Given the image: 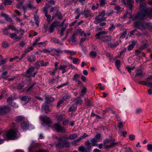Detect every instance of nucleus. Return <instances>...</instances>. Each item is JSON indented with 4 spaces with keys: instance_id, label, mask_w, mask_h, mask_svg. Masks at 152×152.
Masks as SVG:
<instances>
[{
    "instance_id": "nucleus-51",
    "label": "nucleus",
    "mask_w": 152,
    "mask_h": 152,
    "mask_svg": "<svg viewBox=\"0 0 152 152\" xmlns=\"http://www.w3.org/2000/svg\"><path fill=\"white\" fill-rule=\"evenodd\" d=\"M82 102V100L80 99H77L75 102V103L76 104H80Z\"/></svg>"
},
{
    "instance_id": "nucleus-17",
    "label": "nucleus",
    "mask_w": 152,
    "mask_h": 152,
    "mask_svg": "<svg viewBox=\"0 0 152 152\" xmlns=\"http://www.w3.org/2000/svg\"><path fill=\"white\" fill-rule=\"evenodd\" d=\"M78 30L79 31V34L81 36L87 37L90 35L89 33H88L87 34H86L84 31H81L80 29H78Z\"/></svg>"
},
{
    "instance_id": "nucleus-6",
    "label": "nucleus",
    "mask_w": 152,
    "mask_h": 152,
    "mask_svg": "<svg viewBox=\"0 0 152 152\" xmlns=\"http://www.w3.org/2000/svg\"><path fill=\"white\" fill-rule=\"evenodd\" d=\"M21 127L23 129H28L29 130L34 129V126L32 125H29L27 122H24L21 125Z\"/></svg>"
},
{
    "instance_id": "nucleus-10",
    "label": "nucleus",
    "mask_w": 152,
    "mask_h": 152,
    "mask_svg": "<svg viewBox=\"0 0 152 152\" xmlns=\"http://www.w3.org/2000/svg\"><path fill=\"white\" fill-rule=\"evenodd\" d=\"M105 20V18L102 17L98 15L95 17L94 23L96 24H98L102 21H104Z\"/></svg>"
},
{
    "instance_id": "nucleus-18",
    "label": "nucleus",
    "mask_w": 152,
    "mask_h": 152,
    "mask_svg": "<svg viewBox=\"0 0 152 152\" xmlns=\"http://www.w3.org/2000/svg\"><path fill=\"white\" fill-rule=\"evenodd\" d=\"M35 56L34 55H32L28 56L27 57V60L29 62L34 61L35 60Z\"/></svg>"
},
{
    "instance_id": "nucleus-20",
    "label": "nucleus",
    "mask_w": 152,
    "mask_h": 152,
    "mask_svg": "<svg viewBox=\"0 0 152 152\" xmlns=\"http://www.w3.org/2000/svg\"><path fill=\"white\" fill-rule=\"evenodd\" d=\"M53 48H48L46 49H44L42 50V52L47 53H50L51 52H53Z\"/></svg>"
},
{
    "instance_id": "nucleus-59",
    "label": "nucleus",
    "mask_w": 152,
    "mask_h": 152,
    "mask_svg": "<svg viewBox=\"0 0 152 152\" xmlns=\"http://www.w3.org/2000/svg\"><path fill=\"white\" fill-rule=\"evenodd\" d=\"M67 67V66L66 65H61L58 69L60 70H62L66 69Z\"/></svg>"
},
{
    "instance_id": "nucleus-37",
    "label": "nucleus",
    "mask_w": 152,
    "mask_h": 152,
    "mask_svg": "<svg viewBox=\"0 0 152 152\" xmlns=\"http://www.w3.org/2000/svg\"><path fill=\"white\" fill-rule=\"evenodd\" d=\"M84 138L83 135L82 136H80L79 139L73 141L72 143L73 144H75L76 143H77V142H79L81 140H82L83 139H84Z\"/></svg>"
},
{
    "instance_id": "nucleus-57",
    "label": "nucleus",
    "mask_w": 152,
    "mask_h": 152,
    "mask_svg": "<svg viewBox=\"0 0 152 152\" xmlns=\"http://www.w3.org/2000/svg\"><path fill=\"white\" fill-rule=\"evenodd\" d=\"M115 28V27L113 25L111 24L110 27L109 28V30L110 31H112Z\"/></svg>"
},
{
    "instance_id": "nucleus-34",
    "label": "nucleus",
    "mask_w": 152,
    "mask_h": 152,
    "mask_svg": "<svg viewBox=\"0 0 152 152\" xmlns=\"http://www.w3.org/2000/svg\"><path fill=\"white\" fill-rule=\"evenodd\" d=\"M77 109V107L74 105L72 106L69 108V111L74 112Z\"/></svg>"
},
{
    "instance_id": "nucleus-44",
    "label": "nucleus",
    "mask_w": 152,
    "mask_h": 152,
    "mask_svg": "<svg viewBox=\"0 0 152 152\" xmlns=\"http://www.w3.org/2000/svg\"><path fill=\"white\" fill-rule=\"evenodd\" d=\"M33 49V48L32 47H29L28 48L25 49L24 52L26 53L31 51Z\"/></svg>"
},
{
    "instance_id": "nucleus-42",
    "label": "nucleus",
    "mask_w": 152,
    "mask_h": 152,
    "mask_svg": "<svg viewBox=\"0 0 152 152\" xmlns=\"http://www.w3.org/2000/svg\"><path fill=\"white\" fill-rule=\"evenodd\" d=\"M27 7H28V8L32 9H34L36 8L34 6L31 4H28L27 6Z\"/></svg>"
},
{
    "instance_id": "nucleus-50",
    "label": "nucleus",
    "mask_w": 152,
    "mask_h": 152,
    "mask_svg": "<svg viewBox=\"0 0 152 152\" xmlns=\"http://www.w3.org/2000/svg\"><path fill=\"white\" fill-rule=\"evenodd\" d=\"M55 15L56 16L58 17V19H61L62 18L61 13L59 12H57Z\"/></svg>"
},
{
    "instance_id": "nucleus-22",
    "label": "nucleus",
    "mask_w": 152,
    "mask_h": 152,
    "mask_svg": "<svg viewBox=\"0 0 152 152\" xmlns=\"http://www.w3.org/2000/svg\"><path fill=\"white\" fill-rule=\"evenodd\" d=\"M64 52L67 54H70L71 56L73 55H75L76 53V52H74L69 50H65Z\"/></svg>"
},
{
    "instance_id": "nucleus-46",
    "label": "nucleus",
    "mask_w": 152,
    "mask_h": 152,
    "mask_svg": "<svg viewBox=\"0 0 152 152\" xmlns=\"http://www.w3.org/2000/svg\"><path fill=\"white\" fill-rule=\"evenodd\" d=\"M139 83L140 84L143 85H145V86H148V82H146L145 81H140L139 82Z\"/></svg>"
},
{
    "instance_id": "nucleus-56",
    "label": "nucleus",
    "mask_w": 152,
    "mask_h": 152,
    "mask_svg": "<svg viewBox=\"0 0 152 152\" xmlns=\"http://www.w3.org/2000/svg\"><path fill=\"white\" fill-rule=\"evenodd\" d=\"M76 35V34H73V35L72 36V38L71 39L72 42L73 43H75L76 42V40L75 37Z\"/></svg>"
},
{
    "instance_id": "nucleus-5",
    "label": "nucleus",
    "mask_w": 152,
    "mask_h": 152,
    "mask_svg": "<svg viewBox=\"0 0 152 152\" xmlns=\"http://www.w3.org/2000/svg\"><path fill=\"white\" fill-rule=\"evenodd\" d=\"M134 1L133 0H122V3L128 6L129 8L131 10L133 9L132 5Z\"/></svg>"
},
{
    "instance_id": "nucleus-24",
    "label": "nucleus",
    "mask_w": 152,
    "mask_h": 152,
    "mask_svg": "<svg viewBox=\"0 0 152 152\" xmlns=\"http://www.w3.org/2000/svg\"><path fill=\"white\" fill-rule=\"evenodd\" d=\"M50 42H54L55 43H58L60 44L58 39L56 38H51L50 40Z\"/></svg>"
},
{
    "instance_id": "nucleus-11",
    "label": "nucleus",
    "mask_w": 152,
    "mask_h": 152,
    "mask_svg": "<svg viewBox=\"0 0 152 152\" xmlns=\"http://www.w3.org/2000/svg\"><path fill=\"white\" fill-rule=\"evenodd\" d=\"M107 33L106 31H103L98 33L95 36L96 37V39H101V38H104V37L103 35L107 34Z\"/></svg>"
},
{
    "instance_id": "nucleus-47",
    "label": "nucleus",
    "mask_w": 152,
    "mask_h": 152,
    "mask_svg": "<svg viewBox=\"0 0 152 152\" xmlns=\"http://www.w3.org/2000/svg\"><path fill=\"white\" fill-rule=\"evenodd\" d=\"M105 14V12L104 10H102L99 13V15L102 17L104 18V16Z\"/></svg>"
},
{
    "instance_id": "nucleus-33",
    "label": "nucleus",
    "mask_w": 152,
    "mask_h": 152,
    "mask_svg": "<svg viewBox=\"0 0 152 152\" xmlns=\"http://www.w3.org/2000/svg\"><path fill=\"white\" fill-rule=\"evenodd\" d=\"M24 119V118L21 116H18L16 119V121L17 122H19L23 121Z\"/></svg>"
},
{
    "instance_id": "nucleus-38",
    "label": "nucleus",
    "mask_w": 152,
    "mask_h": 152,
    "mask_svg": "<svg viewBox=\"0 0 152 152\" xmlns=\"http://www.w3.org/2000/svg\"><path fill=\"white\" fill-rule=\"evenodd\" d=\"M135 136L133 134H131L129 135V139L130 140L132 141L135 139Z\"/></svg>"
},
{
    "instance_id": "nucleus-55",
    "label": "nucleus",
    "mask_w": 152,
    "mask_h": 152,
    "mask_svg": "<svg viewBox=\"0 0 152 152\" xmlns=\"http://www.w3.org/2000/svg\"><path fill=\"white\" fill-rule=\"evenodd\" d=\"M72 61V62L74 64H76L79 61V59L77 58H73Z\"/></svg>"
},
{
    "instance_id": "nucleus-7",
    "label": "nucleus",
    "mask_w": 152,
    "mask_h": 152,
    "mask_svg": "<svg viewBox=\"0 0 152 152\" xmlns=\"http://www.w3.org/2000/svg\"><path fill=\"white\" fill-rule=\"evenodd\" d=\"M98 53V50L97 47L96 46H93L91 51L90 53V55L91 57L95 58L96 57Z\"/></svg>"
},
{
    "instance_id": "nucleus-35",
    "label": "nucleus",
    "mask_w": 152,
    "mask_h": 152,
    "mask_svg": "<svg viewBox=\"0 0 152 152\" xmlns=\"http://www.w3.org/2000/svg\"><path fill=\"white\" fill-rule=\"evenodd\" d=\"M92 145L93 146H96L97 145V141L94 138L92 139L91 140Z\"/></svg>"
},
{
    "instance_id": "nucleus-12",
    "label": "nucleus",
    "mask_w": 152,
    "mask_h": 152,
    "mask_svg": "<svg viewBox=\"0 0 152 152\" xmlns=\"http://www.w3.org/2000/svg\"><path fill=\"white\" fill-rule=\"evenodd\" d=\"M42 109L44 110L45 113H48L50 111L49 108V104L46 103H44L42 106Z\"/></svg>"
},
{
    "instance_id": "nucleus-4",
    "label": "nucleus",
    "mask_w": 152,
    "mask_h": 152,
    "mask_svg": "<svg viewBox=\"0 0 152 152\" xmlns=\"http://www.w3.org/2000/svg\"><path fill=\"white\" fill-rule=\"evenodd\" d=\"M116 144V143L113 142L110 140L106 139L104 142V147L105 149H109L113 148Z\"/></svg>"
},
{
    "instance_id": "nucleus-31",
    "label": "nucleus",
    "mask_w": 152,
    "mask_h": 152,
    "mask_svg": "<svg viewBox=\"0 0 152 152\" xmlns=\"http://www.w3.org/2000/svg\"><path fill=\"white\" fill-rule=\"evenodd\" d=\"M38 145V144L35 141H32V143L30 146V147L28 148V150L29 151H30L31 150V148H30L32 147H34L37 146Z\"/></svg>"
},
{
    "instance_id": "nucleus-2",
    "label": "nucleus",
    "mask_w": 152,
    "mask_h": 152,
    "mask_svg": "<svg viewBox=\"0 0 152 152\" xmlns=\"http://www.w3.org/2000/svg\"><path fill=\"white\" fill-rule=\"evenodd\" d=\"M78 136L77 134H73L69 135V137L63 136L59 138V142L56 145L58 147H63L65 146L66 141L69 139L74 140Z\"/></svg>"
},
{
    "instance_id": "nucleus-62",
    "label": "nucleus",
    "mask_w": 152,
    "mask_h": 152,
    "mask_svg": "<svg viewBox=\"0 0 152 152\" xmlns=\"http://www.w3.org/2000/svg\"><path fill=\"white\" fill-rule=\"evenodd\" d=\"M2 47L4 48H6L8 47L9 45L6 42H4L2 43Z\"/></svg>"
},
{
    "instance_id": "nucleus-49",
    "label": "nucleus",
    "mask_w": 152,
    "mask_h": 152,
    "mask_svg": "<svg viewBox=\"0 0 152 152\" xmlns=\"http://www.w3.org/2000/svg\"><path fill=\"white\" fill-rule=\"evenodd\" d=\"M45 16L47 18V20L48 22H50L51 21V16L50 15H48L47 14L45 15Z\"/></svg>"
},
{
    "instance_id": "nucleus-16",
    "label": "nucleus",
    "mask_w": 152,
    "mask_h": 152,
    "mask_svg": "<svg viewBox=\"0 0 152 152\" xmlns=\"http://www.w3.org/2000/svg\"><path fill=\"white\" fill-rule=\"evenodd\" d=\"M45 103L47 104L53 102L54 100V98L51 97L46 96L45 97Z\"/></svg>"
},
{
    "instance_id": "nucleus-19",
    "label": "nucleus",
    "mask_w": 152,
    "mask_h": 152,
    "mask_svg": "<svg viewBox=\"0 0 152 152\" xmlns=\"http://www.w3.org/2000/svg\"><path fill=\"white\" fill-rule=\"evenodd\" d=\"M55 24L54 23H52L50 25L49 29V32L50 33L53 32L55 29L54 28L55 27Z\"/></svg>"
},
{
    "instance_id": "nucleus-25",
    "label": "nucleus",
    "mask_w": 152,
    "mask_h": 152,
    "mask_svg": "<svg viewBox=\"0 0 152 152\" xmlns=\"http://www.w3.org/2000/svg\"><path fill=\"white\" fill-rule=\"evenodd\" d=\"M53 52L56 53L57 54V55L58 56H59L61 55V53H62V51L60 49H56L53 48Z\"/></svg>"
},
{
    "instance_id": "nucleus-45",
    "label": "nucleus",
    "mask_w": 152,
    "mask_h": 152,
    "mask_svg": "<svg viewBox=\"0 0 152 152\" xmlns=\"http://www.w3.org/2000/svg\"><path fill=\"white\" fill-rule=\"evenodd\" d=\"M3 3L4 4H7L12 2L11 0H2Z\"/></svg>"
},
{
    "instance_id": "nucleus-63",
    "label": "nucleus",
    "mask_w": 152,
    "mask_h": 152,
    "mask_svg": "<svg viewBox=\"0 0 152 152\" xmlns=\"http://www.w3.org/2000/svg\"><path fill=\"white\" fill-rule=\"evenodd\" d=\"M7 73V71L4 72L2 74V77L4 78L5 79L6 78V75Z\"/></svg>"
},
{
    "instance_id": "nucleus-14",
    "label": "nucleus",
    "mask_w": 152,
    "mask_h": 152,
    "mask_svg": "<svg viewBox=\"0 0 152 152\" xmlns=\"http://www.w3.org/2000/svg\"><path fill=\"white\" fill-rule=\"evenodd\" d=\"M54 126L56 130L58 132H62L64 130L63 128L58 124H55Z\"/></svg>"
},
{
    "instance_id": "nucleus-58",
    "label": "nucleus",
    "mask_w": 152,
    "mask_h": 152,
    "mask_svg": "<svg viewBox=\"0 0 152 152\" xmlns=\"http://www.w3.org/2000/svg\"><path fill=\"white\" fill-rule=\"evenodd\" d=\"M12 26L7 27L3 29V31L4 32V34H6V31L7 30L10 28H11L12 29Z\"/></svg>"
},
{
    "instance_id": "nucleus-26",
    "label": "nucleus",
    "mask_w": 152,
    "mask_h": 152,
    "mask_svg": "<svg viewBox=\"0 0 152 152\" xmlns=\"http://www.w3.org/2000/svg\"><path fill=\"white\" fill-rule=\"evenodd\" d=\"M115 65L118 69V70L120 71V70L119 68V67L121 66V62L119 60H117L115 61Z\"/></svg>"
},
{
    "instance_id": "nucleus-64",
    "label": "nucleus",
    "mask_w": 152,
    "mask_h": 152,
    "mask_svg": "<svg viewBox=\"0 0 152 152\" xmlns=\"http://www.w3.org/2000/svg\"><path fill=\"white\" fill-rule=\"evenodd\" d=\"M147 45L146 44H144L143 45L139 47V49L141 50H142L145 48L146 47H147Z\"/></svg>"
},
{
    "instance_id": "nucleus-9",
    "label": "nucleus",
    "mask_w": 152,
    "mask_h": 152,
    "mask_svg": "<svg viewBox=\"0 0 152 152\" xmlns=\"http://www.w3.org/2000/svg\"><path fill=\"white\" fill-rule=\"evenodd\" d=\"M10 108L7 106H4L0 107V114H2L9 112Z\"/></svg>"
},
{
    "instance_id": "nucleus-54",
    "label": "nucleus",
    "mask_w": 152,
    "mask_h": 152,
    "mask_svg": "<svg viewBox=\"0 0 152 152\" xmlns=\"http://www.w3.org/2000/svg\"><path fill=\"white\" fill-rule=\"evenodd\" d=\"M106 37H107L108 38L107 39H105L103 40V41L105 42L106 43H108L110 41H111V38L109 36H106Z\"/></svg>"
},
{
    "instance_id": "nucleus-39",
    "label": "nucleus",
    "mask_w": 152,
    "mask_h": 152,
    "mask_svg": "<svg viewBox=\"0 0 152 152\" xmlns=\"http://www.w3.org/2000/svg\"><path fill=\"white\" fill-rule=\"evenodd\" d=\"M80 75H79L78 74H75L73 77V80L75 81H77V80L78 79Z\"/></svg>"
},
{
    "instance_id": "nucleus-27",
    "label": "nucleus",
    "mask_w": 152,
    "mask_h": 152,
    "mask_svg": "<svg viewBox=\"0 0 152 152\" xmlns=\"http://www.w3.org/2000/svg\"><path fill=\"white\" fill-rule=\"evenodd\" d=\"M145 75V74L143 73L142 72H141L136 74L135 75V77H142L144 76Z\"/></svg>"
},
{
    "instance_id": "nucleus-8",
    "label": "nucleus",
    "mask_w": 152,
    "mask_h": 152,
    "mask_svg": "<svg viewBox=\"0 0 152 152\" xmlns=\"http://www.w3.org/2000/svg\"><path fill=\"white\" fill-rule=\"evenodd\" d=\"M34 67H31L29 69L26 71V76L28 77H34L36 73V72L32 74V72L34 71Z\"/></svg>"
},
{
    "instance_id": "nucleus-3",
    "label": "nucleus",
    "mask_w": 152,
    "mask_h": 152,
    "mask_svg": "<svg viewBox=\"0 0 152 152\" xmlns=\"http://www.w3.org/2000/svg\"><path fill=\"white\" fill-rule=\"evenodd\" d=\"M17 132L16 130L11 129L4 134V137L5 139L11 140H15L17 138Z\"/></svg>"
},
{
    "instance_id": "nucleus-21",
    "label": "nucleus",
    "mask_w": 152,
    "mask_h": 152,
    "mask_svg": "<svg viewBox=\"0 0 152 152\" xmlns=\"http://www.w3.org/2000/svg\"><path fill=\"white\" fill-rule=\"evenodd\" d=\"M79 151L81 152H87L88 150H89V148H85L83 146L80 147L78 149Z\"/></svg>"
},
{
    "instance_id": "nucleus-30",
    "label": "nucleus",
    "mask_w": 152,
    "mask_h": 152,
    "mask_svg": "<svg viewBox=\"0 0 152 152\" xmlns=\"http://www.w3.org/2000/svg\"><path fill=\"white\" fill-rule=\"evenodd\" d=\"M83 14L86 17H88L90 15V13L89 10H86L84 11Z\"/></svg>"
},
{
    "instance_id": "nucleus-60",
    "label": "nucleus",
    "mask_w": 152,
    "mask_h": 152,
    "mask_svg": "<svg viewBox=\"0 0 152 152\" xmlns=\"http://www.w3.org/2000/svg\"><path fill=\"white\" fill-rule=\"evenodd\" d=\"M106 3V0H100V4L101 6H104Z\"/></svg>"
},
{
    "instance_id": "nucleus-52",
    "label": "nucleus",
    "mask_w": 152,
    "mask_h": 152,
    "mask_svg": "<svg viewBox=\"0 0 152 152\" xmlns=\"http://www.w3.org/2000/svg\"><path fill=\"white\" fill-rule=\"evenodd\" d=\"M142 112V109L140 108H138L136 110V113L137 114H139Z\"/></svg>"
},
{
    "instance_id": "nucleus-40",
    "label": "nucleus",
    "mask_w": 152,
    "mask_h": 152,
    "mask_svg": "<svg viewBox=\"0 0 152 152\" xmlns=\"http://www.w3.org/2000/svg\"><path fill=\"white\" fill-rule=\"evenodd\" d=\"M7 59L4 58L0 61V65L1 66L5 64L7 62Z\"/></svg>"
},
{
    "instance_id": "nucleus-29",
    "label": "nucleus",
    "mask_w": 152,
    "mask_h": 152,
    "mask_svg": "<svg viewBox=\"0 0 152 152\" xmlns=\"http://www.w3.org/2000/svg\"><path fill=\"white\" fill-rule=\"evenodd\" d=\"M1 16L4 17L5 18V20L7 21H9L11 19V18L8 17L7 15H6L4 13H1Z\"/></svg>"
},
{
    "instance_id": "nucleus-32",
    "label": "nucleus",
    "mask_w": 152,
    "mask_h": 152,
    "mask_svg": "<svg viewBox=\"0 0 152 152\" xmlns=\"http://www.w3.org/2000/svg\"><path fill=\"white\" fill-rule=\"evenodd\" d=\"M36 84V83H33V84H32L31 85V86H30L29 87H28V88H26V92H28V91H30L32 88L33 87L35 86Z\"/></svg>"
},
{
    "instance_id": "nucleus-15",
    "label": "nucleus",
    "mask_w": 152,
    "mask_h": 152,
    "mask_svg": "<svg viewBox=\"0 0 152 152\" xmlns=\"http://www.w3.org/2000/svg\"><path fill=\"white\" fill-rule=\"evenodd\" d=\"M31 98L30 97L28 96H23L21 98V100L24 102L25 104H26L30 100Z\"/></svg>"
},
{
    "instance_id": "nucleus-53",
    "label": "nucleus",
    "mask_w": 152,
    "mask_h": 152,
    "mask_svg": "<svg viewBox=\"0 0 152 152\" xmlns=\"http://www.w3.org/2000/svg\"><path fill=\"white\" fill-rule=\"evenodd\" d=\"M9 36L11 38H13L16 37V34L15 33H10L9 34Z\"/></svg>"
},
{
    "instance_id": "nucleus-36",
    "label": "nucleus",
    "mask_w": 152,
    "mask_h": 152,
    "mask_svg": "<svg viewBox=\"0 0 152 152\" xmlns=\"http://www.w3.org/2000/svg\"><path fill=\"white\" fill-rule=\"evenodd\" d=\"M69 83L68 82H67L66 83H64L61 84V85L57 86V88L58 89H59V88H62L65 86L68 85H69Z\"/></svg>"
},
{
    "instance_id": "nucleus-41",
    "label": "nucleus",
    "mask_w": 152,
    "mask_h": 152,
    "mask_svg": "<svg viewBox=\"0 0 152 152\" xmlns=\"http://www.w3.org/2000/svg\"><path fill=\"white\" fill-rule=\"evenodd\" d=\"M58 121H60L63 118V116L61 115H58L56 117Z\"/></svg>"
},
{
    "instance_id": "nucleus-28",
    "label": "nucleus",
    "mask_w": 152,
    "mask_h": 152,
    "mask_svg": "<svg viewBox=\"0 0 152 152\" xmlns=\"http://www.w3.org/2000/svg\"><path fill=\"white\" fill-rule=\"evenodd\" d=\"M132 16L131 14L130 13H128L127 12H126V14H125L123 16V18L124 19L126 18H132Z\"/></svg>"
},
{
    "instance_id": "nucleus-1",
    "label": "nucleus",
    "mask_w": 152,
    "mask_h": 152,
    "mask_svg": "<svg viewBox=\"0 0 152 152\" xmlns=\"http://www.w3.org/2000/svg\"><path fill=\"white\" fill-rule=\"evenodd\" d=\"M146 16L148 17V16H146L142 18H138L137 20H136L134 18V19L136 20V21L134 23V26L141 30H143L148 28L150 30L152 31V23H146L141 20ZM149 18H150L149 17Z\"/></svg>"
},
{
    "instance_id": "nucleus-13",
    "label": "nucleus",
    "mask_w": 152,
    "mask_h": 152,
    "mask_svg": "<svg viewBox=\"0 0 152 152\" xmlns=\"http://www.w3.org/2000/svg\"><path fill=\"white\" fill-rule=\"evenodd\" d=\"M40 118L41 120L46 123H49L50 122V118L46 116H41Z\"/></svg>"
},
{
    "instance_id": "nucleus-23",
    "label": "nucleus",
    "mask_w": 152,
    "mask_h": 152,
    "mask_svg": "<svg viewBox=\"0 0 152 152\" xmlns=\"http://www.w3.org/2000/svg\"><path fill=\"white\" fill-rule=\"evenodd\" d=\"M135 44V42L134 41H132L131 44L129 45L128 46V50L129 51L131 50L133 48L134 45Z\"/></svg>"
},
{
    "instance_id": "nucleus-61",
    "label": "nucleus",
    "mask_w": 152,
    "mask_h": 152,
    "mask_svg": "<svg viewBox=\"0 0 152 152\" xmlns=\"http://www.w3.org/2000/svg\"><path fill=\"white\" fill-rule=\"evenodd\" d=\"M48 8L47 7H45L43 9V12L45 13V15L48 14Z\"/></svg>"
},
{
    "instance_id": "nucleus-48",
    "label": "nucleus",
    "mask_w": 152,
    "mask_h": 152,
    "mask_svg": "<svg viewBox=\"0 0 152 152\" xmlns=\"http://www.w3.org/2000/svg\"><path fill=\"white\" fill-rule=\"evenodd\" d=\"M148 150L150 151H152V144H148L147 145Z\"/></svg>"
},
{
    "instance_id": "nucleus-43",
    "label": "nucleus",
    "mask_w": 152,
    "mask_h": 152,
    "mask_svg": "<svg viewBox=\"0 0 152 152\" xmlns=\"http://www.w3.org/2000/svg\"><path fill=\"white\" fill-rule=\"evenodd\" d=\"M99 4L97 3L93 5L92 7V9L94 10L97 9L99 7Z\"/></svg>"
}]
</instances>
